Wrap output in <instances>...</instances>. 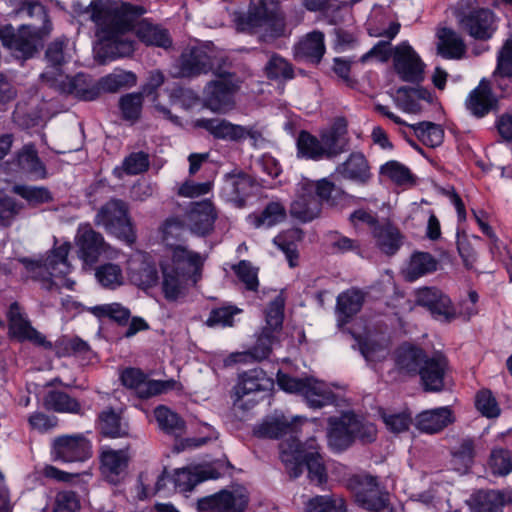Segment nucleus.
Returning <instances> with one entry per match:
<instances>
[{
    "instance_id": "1",
    "label": "nucleus",
    "mask_w": 512,
    "mask_h": 512,
    "mask_svg": "<svg viewBox=\"0 0 512 512\" xmlns=\"http://www.w3.org/2000/svg\"><path fill=\"white\" fill-rule=\"evenodd\" d=\"M88 11L96 26L97 43L93 51L100 63L133 53V21L145 13L142 6L119 0H92Z\"/></svg>"
},
{
    "instance_id": "2",
    "label": "nucleus",
    "mask_w": 512,
    "mask_h": 512,
    "mask_svg": "<svg viewBox=\"0 0 512 512\" xmlns=\"http://www.w3.org/2000/svg\"><path fill=\"white\" fill-rule=\"evenodd\" d=\"M204 258L186 246H176L162 257L161 290L166 300L177 301L184 297L189 285L201 277Z\"/></svg>"
},
{
    "instance_id": "3",
    "label": "nucleus",
    "mask_w": 512,
    "mask_h": 512,
    "mask_svg": "<svg viewBox=\"0 0 512 512\" xmlns=\"http://www.w3.org/2000/svg\"><path fill=\"white\" fill-rule=\"evenodd\" d=\"M70 248L71 244L65 242L44 256L22 257L18 261L23 265L27 276L40 282L44 289L48 291L61 288L74 290L75 281L66 277L71 271L67 259Z\"/></svg>"
},
{
    "instance_id": "4",
    "label": "nucleus",
    "mask_w": 512,
    "mask_h": 512,
    "mask_svg": "<svg viewBox=\"0 0 512 512\" xmlns=\"http://www.w3.org/2000/svg\"><path fill=\"white\" fill-rule=\"evenodd\" d=\"M279 449L281 461L290 477H299L306 467L312 483L321 486L327 482V471L315 438L308 439L305 444L294 440L281 442Z\"/></svg>"
},
{
    "instance_id": "5",
    "label": "nucleus",
    "mask_w": 512,
    "mask_h": 512,
    "mask_svg": "<svg viewBox=\"0 0 512 512\" xmlns=\"http://www.w3.org/2000/svg\"><path fill=\"white\" fill-rule=\"evenodd\" d=\"M234 22L240 32H263L268 36H278L284 28L283 18L275 9H269L264 1H252L247 12L235 14Z\"/></svg>"
},
{
    "instance_id": "6",
    "label": "nucleus",
    "mask_w": 512,
    "mask_h": 512,
    "mask_svg": "<svg viewBox=\"0 0 512 512\" xmlns=\"http://www.w3.org/2000/svg\"><path fill=\"white\" fill-rule=\"evenodd\" d=\"M217 79L209 82L203 91L204 105L215 113H226L235 105V94L241 87L242 80L235 75L216 68Z\"/></svg>"
},
{
    "instance_id": "7",
    "label": "nucleus",
    "mask_w": 512,
    "mask_h": 512,
    "mask_svg": "<svg viewBox=\"0 0 512 512\" xmlns=\"http://www.w3.org/2000/svg\"><path fill=\"white\" fill-rule=\"evenodd\" d=\"M347 487L357 504L370 512H393L389 494L378 484L377 478L367 474L351 476Z\"/></svg>"
},
{
    "instance_id": "8",
    "label": "nucleus",
    "mask_w": 512,
    "mask_h": 512,
    "mask_svg": "<svg viewBox=\"0 0 512 512\" xmlns=\"http://www.w3.org/2000/svg\"><path fill=\"white\" fill-rule=\"evenodd\" d=\"M277 383L286 392L301 394L311 408H322L336 401V396L331 388L326 383L314 378L300 379L279 372Z\"/></svg>"
},
{
    "instance_id": "9",
    "label": "nucleus",
    "mask_w": 512,
    "mask_h": 512,
    "mask_svg": "<svg viewBox=\"0 0 512 512\" xmlns=\"http://www.w3.org/2000/svg\"><path fill=\"white\" fill-rule=\"evenodd\" d=\"M4 47L18 59H29L37 52L44 37L50 34L52 28L49 25L38 26L22 25L17 31L11 26H6Z\"/></svg>"
},
{
    "instance_id": "10",
    "label": "nucleus",
    "mask_w": 512,
    "mask_h": 512,
    "mask_svg": "<svg viewBox=\"0 0 512 512\" xmlns=\"http://www.w3.org/2000/svg\"><path fill=\"white\" fill-rule=\"evenodd\" d=\"M95 223L119 239L131 244L134 241L132 225L126 204L121 200H111L100 208L95 216Z\"/></svg>"
},
{
    "instance_id": "11",
    "label": "nucleus",
    "mask_w": 512,
    "mask_h": 512,
    "mask_svg": "<svg viewBox=\"0 0 512 512\" xmlns=\"http://www.w3.org/2000/svg\"><path fill=\"white\" fill-rule=\"evenodd\" d=\"M41 78L48 86L60 93L72 95L80 100L92 101L99 96L98 84L91 77L83 73H79L74 77L58 73L57 77H51L48 70L41 74Z\"/></svg>"
},
{
    "instance_id": "12",
    "label": "nucleus",
    "mask_w": 512,
    "mask_h": 512,
    "mask_svg": "<svg viewBox=\"0 0 512 512\" xmlns=\"http://www.w3.org/2000/svg\"><path fill=\"white\" fill-rule=\"evenodd\" d=\"M215 51L207 46L185 49L176 62V77H193L215 71Z\"/></svg>"
},
{
    "instance_id": "13",
    "label": "nucleus",
    "mask_w": 512,
    "mask_h": 512,
    "mask_svg": "<svg viewBox=\"0 0 512 512\" xmlns=\"http://www.w3.org/2000/svg\"><path fill=\"white\" fill-rule=\"evenodd\" d=\"M249 503V495L244 487L221 490L198 501L199 512H244Z\"/></svg>"
},
{
    "instance_id": "14",
    "label": "nucleus",
    "mask_w": 512,
    "mask_h": 512,
    "mask_svg": "<svg viewBox=\"0 0 512 512\" xmlns=\"http://www.w3.org/2000/svg\"><path fill=\"white\" fill-rule=\"evenodd\" d=\"M123 385L135 391L140 398H149L170 390L179 389V382L170 380H152L137 368H127L121 374Z\"/></svg>"
},
{
    "instance_id": "15",
    "label": "nucleus",
    "mask_w": 512,
    "mask_h": 512,
    "mask_svg": "<svg viewBox=\"0 0 512 512\" xmlns=\"http://www.w3.org/2000/svg\"><path fill=\"white\" fill-rule=\"evenodd\" d=\"M51 455L64 463L83 462L91 457V443L82 434L62 435L53 439Z\"/></svg>"
},
{
    "instance_id": "16",
    "label": "nucleus",
    "mask_w": 512,
    "mask_h": 512,
    "mask_svg": "<svg viewBox=\"0 0 512 512\" xmlns=\"http://www.w3.org/2000/svg\"><path fill=\"white\" fill-rule=\"evenodd\" d=\"M393 65L397 75L405 82L419 83L424 79L425 64L407 41L395 47Z\"/></svg>"
},
{
    "instance_id": "17",
    "label": "nucleus",
    "mask_w": 512,
    "mask_h": 512,
    "mask_svg": "<svg viewBox=\"0 0 512 512\" xmlns=\"http://www.w3.org/2000/svg\"><path fill=\"white\" fill-rule=\"evenodd\" d=\"M217 217L218 211L210 199L191 202L183 215L186 228L199 236L213 231Z\"/></svg>"
},
{
    "instance_id": "18",
    "label": "nucleus",
    "mask_w": 512,
    "mask_h": 512,
    "mask_svg": "<svg viewBox=\"0 0 512 512\" xmlns=\"http://www.w3.org/2000/svg\"><path fill=\"white\" fill-rule=\"evenodd\" d=\"M195 127L203 128L208 131L214 138L225 141H241L250 137L257 139L258 133L252 128L233 124L225 119H197L194 122Z\"/></svg>"
},
{
    "instance_id": "19",
    "label": "nucleus",
    "mask_w": 512,
    "mask_h": 512,
    "mask_svg": "<svg viewBox=\"0 0 512 512\" xmlns=\"http://www.w3.org/2000/svg\"><path fill=\"white\" fill-rule=\"evenodd\" d=\"M274 381L263 369L254 368L245 371L238 376L237 383L234 387L235 402L245 397L255 398L261 393H267L272 390Z\"/></svg>"
},
{
    "instance_id": "20",
    "label": "nucleus",
    "mask_w": 512,
    "mask_h": 512,
    "mask_svg": "<svg viewBox=\"0 0 512 512\" xmlns=\"http://www.w3.org/2000/svg\"><path fill=\"white\" fill-rule=\"evenodd\" d=\"M314 187L309 183H298L296 196L291 203L290 214L301 222H310L317 218L321 212L320 200L313 195Z\"/></svg>"
},
{
    "instance_id": "21",
    "label": "nucleus",
    "mask_w": 512,
    "mask_h": 512,
    "mask_svg": "<svg viewBox=\"0 0 512 512\" xmlns=\"http://www.w3.org/2000/svg\"><path fill=\"white\" fill-rule=\"evenodd\" d=\"M448 371V361L441 353H435L424 359L417 375L425 391L439 392L444 388V381Z\"/></svg>"
},
{
    "instance_id": "22",
    "label": "nucleus",
    "mask_w": 512,
    "mask_h": 512,
    "mask_svg": "<svg viewBox=\"0 0 512 512\" xmlns=\"http://www.w3.org/2000/svg\"><path fill=\"white\" fill-rule=\"evenodd\" d=\"M78 257L85 264H93L105 251L106 243L103 236L92 229L90 224H81L75 236Z\"/></svg>"
},
{
    "instance_id": "23",
    "label": "nucleus",
    "mask_w": 512,
    "mask_h": 512,
    "mask_svg": "<svg viewBox=\"0 0 512 512\" xmlns=\"http://www.w3.org/2000/svg\"><path fill=\"white\" fill-rule=\"evenodd\" d=\"M220 473L211 465H195L176 469L172 475V488L179 492H190L197 484L217 479Z\"/></svg>"
},
{
    "instance_id": "24",
    "label": "nucleus",
    "mask_w": 512,
    "mask_h": 512,
    "mask_svg": "<svg viewBox=\"0 0 512 512\" xmlns=\"http://www.w3.org/2000/svg\"><path fill=\"white\" fill-rule=\"evenodd\" d=\"M127 274L131 283L143 289L153 287L159 281L155 265L141 252H136L129 258Z\"/></svg>"
},
{
    "instance_id": "25",
    "label": "nucleus",
    "mask_w": 512,
    "mask_h": 512,
    "mask_svg": "<svg viewBox=\"0 0 512 512\" xmlns=\"http://www.w3.org/2000/svg\"><path fill=\"white\" fill-rule=\"evenodd\" d=\"M354 413L347 412L339 418H329L327 439L329 446L335 451L347 449L354 440L355 427L353 426Z\"/></svg>"
},
{
    "instance_id": "26",
    "label": "nucleus",
    "mask_w": 512,
    "mask_h": 512,
    "mask_svg": "<svg viewBox=\"0 0 512 512\" xmlns=\"http://www.w3.org/2000/svg\"><path fill=\"white\" fill-rule=\"evenodd\" d=\"M9 334L20 342L30 341L38 345L45 344V337L34 329L18 303L10 305L8 313Z\"/></svg>"
},
{
    "instance_id": "27",
    "label": "nucleus",
    "mask_w": 512,
    "mask_h": 512,
    "mask_svg": "<svg viewBox=\"0 0 512 512\" xmlns=\"http://www.w3.org/2000/svg\"><path fill=\"white\" fill-rule=\"evenodd\" d=\"M460 25L476 39H488L495 31L494 14L489 9H475L459 18Z\"/></svg>"
},
{
    "instance_id": "28",
    "label": "nucleus",
    "mask_w": 512,
    "mask_h": 512,
    "mask_svg": "<svg viewBox=\"0 0 512 512\" xmlns=\"http://www.w3.org/2000/svg\"><path fill=\"white\" fill-rule=\"evenodd\" d=\"M455 421V416L449 406L424 410L415 418V427L422 433L436 434Z\"/></svg>"
},
{
    "instance_id": "29",
    "label": "nucleus",
    "mask_w": 512,
    "mask_h": 512,
    "mask_svg": "<svg viewBox=\"0 0 512 512\" xmlns=\"http://www.w3.org/2000/svg\"><path fill=\"white\" fill-rule=\"evenodd\" d=\"M100 469L105 479L112 483H119L126 474L128 456L124 450H114L105 447L100 455Z\"/></svg>"
},
{
    "instance_id": "30",
    "label": "nucleus",
    "mask_w": 512,
    "mask_h": 512,
    "mask_svg": "<svg viewBox=\"0 0 512 512\" xmlns=\"http://www.w3.org/2000/svg\"><path fill=\"white\" fill-rule=\"evenodd\" d=\"M497 98L492 93L490 84L485 79L481 80L476 88L468 95L465 101L466 109L475 117L482 118L495 109Z\"/></svg>"
},
{
    "instance_id": "31",
    "label": "nucleus",
    "mask_w": 512,
    "mask_h": 512,
    "mask_svg": "<svg viewBox=\"0 0 512 512\" xmlns=\"http://www.w3.org/2000/svg\"><path fill=\"white\" fill-rule=\"evenodd\" d=\"M255 435L262 438L277 439L283 435H288L283 442L292 441L299 442L297 438V425L290 423L285 416H274L266 418L259 424L255 430Z\"/></svg>"
},
{
    "instance_id": "32",
    "label": "nucleus",
    "mask_w": 512,
    "mask_h": 512,
    "mask_svg": "<svg viewBox=\"0 0 512 512\" xmlns=\"http://www.w3.org/2000/svg\"><path fill=\"white\" fill-rule=\"evenodd\" d=\"M255 180L248 174L234 170L224 177L222 191L228 200L242 204L251 193Z\"/></svg>"
},
{
    "instance_id": "33",
    "label": "nucleus",
    "mask_w": 512,
    "mask_h": 512,
    "mask_svg": "<svg viewBox=\"0 0 512 512\" xmlns=\"http://www.w3.org/2000/svg\"><path fill=\"white\" fill-rule=\"evenodd\" d=\"M325 50L324 34L312 31L294 46V56L297 60L319 63Z\"/></svg>"
},
{
    "instance_id": "34",
    "label": "nucleus",
    "mask_w": 512,
    "mask_h": 512,
    "mask_svg": "<svg viewBox=\"0 0 512 512\" xmlns=\"http://www.w3.org/2000/svg\"><path fill=\"white\" fill-rule=\"evenodd\" d=\"M73 48L70 41L63 36L52 41L46 50L45 58L48 66L44 72L50 71L51 77H57L62 72V66L72 58Z\"/></svg>"
},
{
    "instance_id": "35",
    "label": "nucleus",
    "mask_w": 512,
    "mask_h": 512,
    "mask_svg": "<svg viewBox=\"0 0 512 512\" xmlns=\"http://www.w3.org/2000/svg\"><path fill=\"white\" fill-rule=\"evenodd\" d=\"M426 356L421 348L403 344L394 353L395 366L400 373L415 376Z\"/></svg>"
},
{
    "instance_id": "36",
    "label": "nucleus",
    "mask_w": 512,
    "mask_h": 512,
    "mask_svg": "<svg viewBox=\"0 0 512 512\" xmlns=\"http://www.w3.org/2000/svg\"><path fill=\"white\" fill-rule=\"evenodd\" d=\"M437 259L428 252H414L402 271L403 277L408 282H414L419 278L431 274L437 270Z\"/></svg>"
},
{
    "instance_id": "37",
    "label": "nucleus",
    "mask_w": 512,
    "mask_h": 512,
    "mask_svg": "<svg viewBox=\"0 0 512 512\" xmlns=\"http://www.w3.org/2000/svg\"><path fill=\"white\" fill-rule=\"evenodd\" d=\"M371 232L376 246L384 254L391 256L400 249L402 235L399 229L391 223H379Z\"/></svg>"
},
{
    "instance_id": "38",
    "label": "nucleus",
    "mask_w": 512,
    "mask_h": 512,
    "mask_svg": "<svg viewBox=\"0 0 512 512\" xmlns=\"http://www.w3.org/2000/svg\"><path fill=\"white\" fill-rule=\"evenodd\" d=\"M274 340V333L263 329L251 351L232 353L228 360L230 363H248L266 359L271 353Z\"/></svg>"
},
{
    "instance_id": "39",
    "label": "nucleus",
    "mask_w": 512,
    "mask_h": 512,
    "mask_svg": "<svg viewBox=\"0 0 512 512\" xmlns=\"http://www.w3.org/2000/svg\"><path fill=\"white\" fill-rule=\"evenodd\" d=\"M355 340L361 355L369 364L380 362L389 354V345L384 338L367 334L363 337L356 336Z\"/></svg>"
},
{
    "instance_id": "40",
    "label": "nucleus",
    "mask_w": 512,
    "mask_h": 512,
    "mask_svg": "<svg viewBox=\"0 0 512 512\" xmlns=\"http://www.w3.org/2000/svg\"><path fill=\"white\" fill-rule=\"evenodd\" d=\"M337 172L342 177L358 183H365L371 177L368 161L359 152L350 154L348 159L337 168Z\"/></svg>"
},
{
    "instance_id": "41",
    "label": "nucleus",
    "mask_w": 512,
    "mask_h": 512,
    "mask_svg": "<svg viewBox=\"0 0 512 512\" xmlns=\"http://www.w3.org/2000/svg\"><path fill=\"white\" fill-rule=\"evenodd\" d=\"M438 54L445 59H460L466 52L462 38L449 28L438 31Z\"/></svg>"
},
{
    "instance_id": "42",
    "label": "nucleus",
    "mask_w": 512,
    "mask_h": 512,
    "mask_svg": "<svg viewBox=\"0 0 512 512\" xmlns=\"http://www.w3.org/2000/svg\"><path fill=\"white\" fill-rule=\"evenodd\" d=\"M16 165L19 171L33 175L37 179H44L46 168L38 157L33 144H26L16 155Z\"/></svg>"
},
{
    "instance_id": "43",
    "label": "nucleus",
    "mask_w": 512,
    "mask_h": 512,
    "mask_svg": "<svg viewBox=\"0 0 512 512\" xmlns=\"http://www.w3.org/2000/svg\"><path fill=\"white\" fill-rule=\"evenodd\" d=\"M364 302V294L358 289H349L337 297L336 311L339 321L347 323L357 314Z\"/></svg>"
},
{
    "instance_id": "44",
    "label": "nucleus",
    "mask_w": 512,
    "mask_h": 512,
    "mask_svg": "<svg viewBox=\"0 0 512 512\" xmlns=\"http://www.w3.org/2000/svg\"><path fill=\"white\" fill-rule=\"evenodd\" d=\"M135 34L146 45L168 48L172 43L166 29L147 21H142L137 25Z\"/></svg>"
},
{
    "instance_id": "45",
    "label": "nucleus",
    "mask_w": 512,
    "mask_h": 512,
    "mask_svg": "<svg viewBox=\"0 0 512 512\" xmlns=\"http://www.w3.org/2000/svg\"><path fill=\"white\" fill-rule=\"evenodd\" d=\"M286 218V209L280 202L272 201L267 204L261 213L250 214L248 222L255 228H270L284 221Z\"/></svg>"
},
{
    "instance_id": "46",
    "label": "nucleus",
    "mask_w": 512,
    "mask_h": 512,
    "mask_svg": "<svg viewBox=\"0 0 512 512\" xmlns=\"http://www.w3.org/2000/svg\"><path fill=\"white\" fill-rule=\"evenodd\" d=\"M474 512H497L504 504L503 495L495 490L478 491L467 501Z\"/></svg>"
},
{
    "instance_id": "47",
    "label": "nucleus",
    "mask_w": 512,
    "mask_h": 512,
    "mask_svg": "<svg viewBox=\"0 0 512 512\" xmlns=\"http://www.w3.org/2000/svg\"><path fill=\"white\" fill-rule=\"evenodd\" d=\"M379 174L397 186H411L415 184V178L410 169L396 160H390L381 165Z\"/></svg>"
},
{
    "instance_id": "48",
    "label": "nucleus",
    "mask_w": 512,
    "mask_h": 512,
    "mask_svg": "<svg viewBox=\"0 0 512 512\" xmlns=\"http://www.w3.org/2000/svg\"><path fill=\"white\" fill-rule=\"evenodd\" d=\"M47 409L59 413H79L81 406L79 402L63 391H49L44 398Z\"/></svg>"
},
{
    "instance_id": "49",
    "label": "nucleus",
    "mask_w": 512,
    "mask_h": 512,
    "mask_svg": "<svg viewBox=\"0 0 512 512\" xmlns=\"http://www.w3.org/2000/svg\"><path fill=\"white\" fill-rule=\"evenodd\" d=\"M149 168V156L145 152H133L124 158L122 165L115 167L113 174L121 178L123 173L128 175L141 174Z\"/></svg>"
},
{
    "instance_id": "50",
    "label": "nucleus",
    "mask_w": 512,
    "mask_h": 512,
    "mask_svg": "<svg viewBox=\"0 0 512 512\" xmlns=\"http://www.w3.org/2000/svg\"><path fill=\"white\" fill-rule=\"evenodd\" d=\"M297 150L298 156L306 159L320 160L325 158L321 139H318L307 131H301L299 133L297 138Z\"/></svg>"
},
{
    "instance_id": "51",
    "label": "nucleus",
    "mask_w": 512,
    "mask_h": 512,
    "mask_svg": "<svg viewBox=\"0 0 512 512\" xmlns=\"http://www.w3.org/2000/svg\"><path fill=\"white\" fill-rule=\"evenodd\" d=\"M95 277L99 284L106 289L115 290L124 284L122 269L114 263L100 265L95 271Z\"/></svg>"
},
{
    "instance_id": "52",
    "label": "nucleus",
    "mask_w": 512,
    "mask_h": 512,
    "mask_svg": "<svg viewBox=\"0 0 512 512\" xmlns=\"http://www.w3.org/2000/svg\"><path fill=\"white\" fill-rule=\"evenodd\" d=\"M98 428L107 437H121L126 434V426L121 422L120 415L112 409H106L99 415Z\"/></svg>"
},
{
    "instance_id": "53",
    "label": "nucleus",
    "mask_w": 512,
    "mask_h": 512,
    "mask_svg": "<svg viewBox=\"0 0 512 512\" xmlns=\"http://www.w3.org/2000/svg\"><path fill=\"white\" fill-rule=\"evenodd\" d=\"M417 138L428 147H437L441 145L444 138V131L438 124L432 122H422L410 125Z\"/></svg>"
},
{
    "instance_id": "54",
    "label": "nucleus",
    "mask_w": 512,
    "mask_h": 512,
    "mask_svg": "<svg viewBox=\"0 0 512 512\" xmlns=\"http://www.w3.org/2000/svg\"><path fill=\"white\" fill-rule=\"evenodd\" d=\"M99 93L104 92H116L124 87H131L136 84V76L132 72L119 71L111 73L98 82Z\"/></svg>"
},
{
    "instance_id": "55",
    "label": "nucleus",
    "mask_w": 512,
    "mask_h": 512,
    "mask_svg": "<svg viewBox=\"0 0 512 512\" xmlns=\"http://www.w3.org/2000/svg\"><path fill=\"white\" fill-rule=\"evenodd\" d=\"M154 415L159 427L168 434L180 435L184 429L183 420L165 406H158Z\"/></svg>"
},
{
    "instance_id": "56",
    "label": "nucleus",
    "mask_w": 512,
    "mask_h": 512,
    "mask_svg": "<svg viewBox=\"0 0 512 512\" xmlns=\"http://www.w3.org/2000/svg\"><path fill=\"white\" fill-rule=\"evenodd\" d=\"M345 501L335 495L316 496L306 505V512H345Z\"/></svg>"
},
{
    "instance_id": "57",
    "label": "nucleus",
    "mask_w": 512,
    "mask_h": 512,
    "mask_svg": "<svg viewBox=\"0 0 512 512\" xmlns=\"http://www.w3.org/2000/svg\"><path fill=\"white\" fill-rule=\"evenodd\" d=\"M147 476L141 474L139 477L140 482V488L141 491L139 493V499L144 500L146 498H149L153 496L156 493L161 492H170L171 490H174L172 488V476L167 473L166 470H164L161 474H159L156 478V483L154 487H149V485L145 484L147 481Z\"/></svg>"
},
{
    "instance_id": "58",
    "label": "nucleus",
    "mask_w": 512,
    "mask_h": 512,
    "mask_svg": "<svg viewBox=\"0 0 512 512\" xmlns=\"http://www.w3.org/2000/svg\"><path fill=\"white\" fill-rule=\"evenodd\" d=\"M475 456L474 443L471 439H464L453 452V464L457 471L466 472L473 463Z\"/></svg>"
},
{
    "instance_id": "59",
    "label": "nucleus",
    "mask_w": 512,
    "mask_h": 512,
    "mask_svg": "<svg viewBox=\"0 0 512 512\" xmlns=\"http://www.w3.org/2000/svg\"><path fill=\"white\" fill-rule=\"evenodd\" d=\"M267 76L271 79H292L294 70L292 65L278 54H273L266 64Z\"/></svg>"
},
{
    "instance_id": "60",
    "label": "nucleus",
    "mask_w": 512,
    "mask_h": 512,
    "mask_svg": "<svg viewBox=\"0 0 512 512\" xmlns=\"http://www.w3.org/2000/svg\"><path fill=\"white\" fill-rule=\"evenodd\" d=\"M13 192L33 205L47 203L52 200L50 191L45 187L15 185Z\"/></svg>"
},
{
    "instance_id": "61",
    "label": "nucleus",
    "mask_w": 512,
    "mask_h": 512,
    "mask_svg": "<svg viewBox=\"0 0 512 512\" xmlns=\"http://www.w3.org/2000/svg\"><path fill=\"white\" fill-rule=\"evenodd\" d=\"M321 144L325 158H331L343 151L344 138L338 129H330L321 134Z\"/></svg>"
},
{
    "instance_id": "62",
    "label": "nucleus",
    "mask_w": 512,
    "mask_h": 512,
    "mask_svg": "<svg viewBox=\"0 0 512 512\" xmlns=\"http://www.w3.org/2000/svg\"><path fill=\"white\" fill-rule=\"evenodd\" d=\"M490 468L493 474L507 475L512 471V456L508 450L499 448L491 452Z\"/></svg>"
},
{
    "instance_id": "63",
    "label": "nucleus",
    "mask_w": 512,
    "mask_h": 512,
    "mask_svg": "<svg viewBox=\"0 0 512 512\" xmlns=\"http://www.w3.org/2000/svg\"><path fill=\"white\" fill-rule=\"evenodd\" d=\"M495 74L512 77V34L507 38L498 52Z\"/></svg>"
},
{
    "instance_id": "64",
    "label": "nucleus",
    "mask_w": 512,
    "mask_h": 512,
    "mask_svg": "<svg viewBox=\"0 0 512 512\" xmlns=\"http://www.w3.org/2000/svg\"><path fill=\"white\" fill-rule=\"evenodd\" d=\"M80 501L75 492L63 490L56 494L52 512H78Z\"/></svg>"
}]
</instances>
